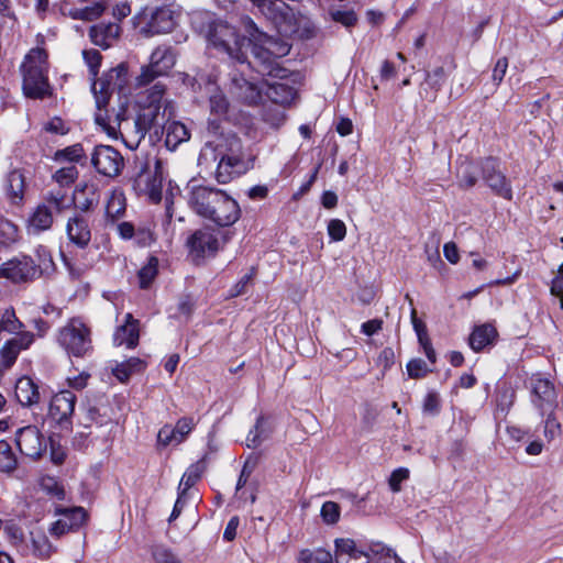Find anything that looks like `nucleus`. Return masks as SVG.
Wrapping results in <instances>:
<instances>
[{"instance_id":"7ed1b4c3","label":"nucleus","mask_w":563,"mask_h":563,"mask_svg":"<svg viewBox=\"0 0 563 563\" xmlns=\"http://www.w3.org/2000/svg\"><path fill=\"white\" fill-rule=\"evenodd\" d=\"M260 12L271 20L280 35H298L309 37L314 32V25L302 15L296 16L292 9L283 1L251 0Z\"/></svg>"},{"instance_id":"052dcab7","label":"nucleus","mask_w":563,"mask_h":563,"mask_svg":"<svg viewBox=\"0 0 563 563\" xmlns=\"http://www.w3.org/2000/svg\"><path fill=\"white\" fill-rule=\"evenodd\" d=\"M407 372L411 378H421L430 372V368L423 360L415 358L407 364Z\"/></svg>"},{"instance_id":"79ce46f5","label":"nucleus","mask_w":563,"mask_h":563,"mask_svg":"<svg viewBox=\"0 0 563 563\" xmlns=\"http://www.w3.org/2000/svg\"><path fill=\"white\" fill-rule=\"evenodd\" d=\"M25 190V178L19 170H13L8 176L7 191L13 203L23 199Z\"/></svg>"},{"instance_id":"e2e57ef3","label":"nucleus","mask_w":563,"mask_h":563,"mask_svg":"<svg viewBox=\"0 0 563 563\" xmlns=\"http://www.w3.org/2000/svg\"><path fill=\"white\" fill-rule=\"evenodd\" d=\"M328 233L332 241H342L346 234V227L343 221L333 219L328 224Z\"/></svg>"},{"instance_id":"2eb2a0df","label":"nucleus","mask_w":563,"mask_h":563,"mask_svg":"<svg viewBox=\"0 0 563 563\" xmlns=\"http://www.w3.org/2000/svg\"><path fill=\"white\" fill-rule=\"evenodd\" d=\"M76 395L71 390H62L49 402L48 415L63 429L70 430L71 416L76 406Z\"/></svg>"},{"instance_id":"dca6fc26","label":"nucleus","mask_w":563,"mask_h":563,"mask_svg":"<svg viewBox=\"0 0 563 563\" xmlns=\"http://www.w3.org/2000/svg\"><path fill=\"white\" fill-rule=\"evenodd\" d=\"M0 276L13 283H27L38 277L36 264L30 256L12 258L0 267Z\"/></svg>"},{"instance_id":"338daca9","label":"nucleus","mask_w":563,"mask_h":563,"mask_svg":"<svg viewBox=\"0 0 563 563\" xmlns=\"http://www.w3.org/2000/svg\"><path fill=\"white\" fill-rule=\"evenodd\" d=\"M409 477V470L405 467H399L395 470L389 477V486L390 489L395 493L400 490L401 482L406 481Z\"/></svg>"},{"instance_id":"9b49d317","label":"nucleus","mask_w":563,"mask_h":563,"mask_svg":"<svg viewBox=\"0 0 563 563\" xmlns=\"http://www.w3.org/2000/svg\"><path fill=\"white\" fill-rule=\"evenodd\" d=\"M176 57L169 46L156 47L150 57V64L142 67V71L136 78L140 86L152 82L156 77L166 75L175 65Z\"/></svg>"},{"instance_id":"a19ab883","label":"nucleus","mask_w":563,"mask_h":563,"mask_svg":"<svg viewBox=\"0 0 563 563\" xmlns=\"http://www.w3.org/2000/svg\"><path fill=\"white\" fill-rule=\"evenodd\" d=\"M413 329L417 333L419 343L421 347L423 349V352L428 360L433 364L435 363L437 355L435 351L432 347L430 338L428 335L427 325L423 321V319H411Z\"/></svg>"},{"instance_id":"de8ad7c7","label":"nucleus","mask_w":563,"mask_h":563,"mask_svg":"<svg viewBox=\"0 0 563 563\" xmlns=\"http://www.w3.org/2000/svg\"><path fill=\"white\" fill-rule=\"evenodd\" d=\"M43 205H46L51 210L52 214L62 213L71 207L70 198L65 192L58 190L56 192H49L45 198Z\"/></svg>"},{"instance_id":"39448f33","label":"nucleus","mask_w":563,"mask_h":563,"mask_svg":"<svg viewBox=\"0 0 563 563\" xmlns=\"http://www.w3.org/2000/svg\"><path fill=\"white\" fill-rule=\"evenodd\" d=\"M208 43L240 64L247 62L246 51L252 45L250 38L240 35L235 27L223 21L209 23L206 33Z\"/></svg>"},{"instance_id":"412c9836","label":"nucleus","mask_w":563,"mask_h":563,"mask_svg":"<svg viewBox=\"0 0 563 563\" xmlns=\"http://www.w3.org/2000/svg\"><path fill=\"white\" fill-rule=\"evenodd\" d=\"M192 87L195 84L201 89L202 85L207 88L208 92H212L209 98L210 110L218 117H223L229 110V102L225 96L216 87V79L212 75L198 74L192 78Z\"/></svg>"},{"instance_id":"69168bd1","label":"nucleus","mask_w":563,"mask_h":563,"mask_svg":"<svg viewBox=\"0 0 563 563\" xmlns=\"http://www.w3.org/2000/svg\"><path fill=\"white\" fill-rule=\"evenodd\" d=\"M57 155L65 157L70 163L80 162V159L85 157L84 148L80 144L68 146L63 151L58 152Z\"/></svg>"},{"instance_id":"a878e982","label":"nucleus","mask_w":563,"mask_h":563,"mask_svg":"<svg viewBox=\"0 0 563 563\" xmlns=\"http://www.w3.org/2000/svg\"><path fill=\"white\" fill-rule=\"evenodd\" d=\"M34 340V335L29 331L19 332L14 338L7 341L1 349L3 365L8 368L16 360L22 350L27 349Z\"/></svg>"},{"instance_id":"bf43d9fd","label":"nucleus","mask_w":563,"mask_h":563,"mask_svg":"<svg viewBox=\"0 0 563 563\" xmlns=\"http://www.w3.org/2000/svg\"><path fill=\"white\" fill-rule=\"evenodd\" d=\"M155 563H181V561L167 548L155 547L152 551Z\"/></svg>"},{"instance_id":"5fc2aeb1","label":"nucleus","mask_w":563,"mask_h":563,"mask_svg":"<svg viewBox=\"0 0 563 563\" xmlns=\"http://www.w3.org/2000/svg\"><path fill=\"white\" fill-rule=\"evenodd\" d=\"M85 63L89 68L90 80H95L101 66L102 56L97 49H85L82 52Z\"/></svg>"},{"instance_id":"473e14b6","label":"nucleus","mask_w":563,"mask_h":563,"mask_svg":"<svg viewBox=\"0 0 563 563\" xmlns=\"http://www.w3.org/2000/svg\"><path fill=\"white\" fill-rule=\"evenodd\" d=\"M126 210V199L122 191L113 190L106 205V222L107 224H115L124 217Z\"/></svg>"},{"instance_id":"c756f323","label":"nucleus","mask_w":563,"mask_h":563,"mask_svg":"<svg viewBox=\"0 0 563 563\" xmlns=\"http://www.w3.org/2000/svg\"><path fill=\"white\" fill-rule=\"evenodd\" d=\"M498 336L496 327L486 322L473 329L468 338V344L475 352H479L488 345H493Z\"/></svg>"},{"instance_id":"a18cd8bd","label":"nucleus","mask_w":563,"mask_h":563,"mask_svg":"<svg viewBox=\"0 0 563 563\" xmlns=\"http://www.w3.org/2000/svg\"><path fill=\"white\" fill-rule=\"evenodd\" d=\"M158 273V260L154 256L150 257L147 263L139 271V286L146 289L151 286Z\"/></svg>"},{"instance_id":"423d86ee","label":"nucleus","mask_w":563,"mask_h":563,"mask_svg":"<svg viewBox=\"0 0 563 563\" xmlns=\"http://www.w3.org/2000/svg\"><path fill=\"white\" fill-rule=\"evenodd\" d=\"M175 25V12L167 7L146 8L134 16V26L144 37L169 33Z\"/></svg>"},{"instance_id":"0eeeda50","label":"nucleus","mask_w":563,"mask_h":563,"mask_svg":"<svg viewBox=\"0 0 563 563\" xmlns=\"http://www.w3.org/2000/svg\"><path fill=\"white\" fill-rule=\"evenodd\" d=\"M140 113L133 122L135 140L134 144H125L130 148H135L143 140L146 133L155 126H164L166 122L170 120L175 114V107L173 101H165L164 109L162 107L154 106H140Z\"/></svg>"},{"instance_id":"72a5a7b5","label":"nucleus","mask_w":563,"mask_h":563,"mask_svg":"<svg viewBox=\"0 0 563 563\" xmlns=\"http://www.w3.org/2000/svg\"><path fill=\"white\" fill-rule=\"evenodd\" d=\"M15 397L22 406H32L40 400L38 387L30 377H22L15 384Z\"/></svg>"},{"instance_id":"13d9d810","label":"nucleus","mask_w":563,"mask_h":563,"mask_svg":"<svg viewBox=\"0 0 563 563\" xmlns=\"http://www.w3.org/2000/svg\"><path fill=\"white\" fill-rule=\"evenodd\" d=\"M321 517L327 523H335L340 518V506L334 501H325L321 507Z\"/></svg>"},{"instance_id":"603ef678","label":"nucleus","mask_w":563,"mask_h":563,"mask_svg":"<svg viewBox=\"0 0 563 563\" xmlns=\"http://www.w3.org/2000/svg\"><path fill=\"white\" fill-rule=\"evenodd\" d=\"M329 15L332 21L344 25L345 27L354 26L357 22L356 13L351 9L331 8Z\"/></svg>"},{"instance_id":"4468645a","label":"nucleus","mask_w":563,"mask_h":563,"mask_svg":"<svg viewBox=\"0 0 563 563\" xmlns=\"http://www.w3.org/2000/svg\"><path fill=\"white\" fill-rule=\"evenodd\" d=\"M15 443L20 452L33 460L40 459L47 449V442L37 427L26 426L18 429Z\"/></svg>"},{"instance_id":"680f3d73","label":"nucleus","mask_w":563,"mask_h":563,"mask_svg":"<svg viewBox=\"0 0 563 563\" xmlns=\"http://www.w3.org/2000/svg\"><path fill=\"white\" fill-rule=\"evenodd\" d=\"M544 416H547L544 421V437L549 440H553L560 433L561 424L556 420L554 411H548Z\"/></svg>"},{"instance_id":"f704fd0d","label":"nucleus","mask_w":563,"mask_h":563,"mask_svg":"<svg viewBox=\"0 0 563 563\" xmlns=\"http://www.w3.org/2000/svg\"><path fill=\"white\" fill-rule=\"evenodd\" d=\"M267 96L275 104L288 106L297 95L296 89L285 82L273 81L267 84Z\"/></svg>"},{"instance_id":"37998d69","label":"nucleus","mask_w":563,"mask_h":563,"mask_svg":"<svg viewBox=\"0 0 563 563\" xmlns=\"http://www.w3.org/2000/svg\"><path fill=\"white\" fill-rule=\"evenodd\" d=\"M33 554L41 559H47L55 551L45 533L37 531L31 532Z\"/></svg>"},{"instance_id":"09e8293b","label":"nucleus","mask_w":563,"mask_h":563,"mask_svg":"<svg viewBox=\"0 0 563 563\" xmlns=\"http://www.w3.org/2000/svg\"><path fill=\"white\" fill-rule=\"evenodd\" d=\"M20 239L19 228L10 220L0 218V244L10 246Z\"/></svg>"},{"instance_id":"1a4fd4ad","label":"nucleus","mask_w":563,"mask_h":563,"mask_svg":"<svg viewBox=\"0 0 563 563\" xmlns=\"http://www.w3.org/2000/svg\"><path fill=\"white\" fill-rule=\"evenodd\" d=\"M128 85V67L119 64L104 73L100 78H95L91 91L96 99L98 110L106 108L113 91L122 92Z\"/></svg>"},{"instance_id":"4be33fe9","label":"nucleus","mask_w":563,"mask_h":563,"mask_svg":"<svg viewBox=\"0 0 563 563\" xmlns=\"http://www.w3.org/2000/svg\"><path fill=\"white\" fill-rule=\"evenodd\" d=\"M190 253L200 258L213 255L219 245L217 236L209 230H198L187 241Z\"/></svg>"},{"instance_id":"0e129e2a","label":"nucleus","mask_w":563,"mask_h":563,"mask_svg":"<svg viewBox=\"0 0 563 563\" xmlns=\"http://www.w3.org/2000/svg\"><path fill=\"white\" fill-rule=\"evenodd\" d=\"M195 426L192 418H181L177 421L176 426L173 428L175 430V433L177 434V443H180L184 441L186 435L190 433Z\"/></svg>"},{"instance_id":"774afa93","label":"nucleus","mask_w":563,"mask_h":563,"mask_svg":"<svg viewBox=\"0 0 563 563\" xmlns=\"http://www.w3.org/2000/svg\"><path fill=\"white\" fill-rule=\"evenodd\" d=\"M551 294L560 298V305L563 308V263L558 269L556 277H554L552 280Z\"/></svg>"},{"instance_id":"a211bd4d","label":"nucleus","mask_w":563,"mask_h":563,"mask_svg":"<svg viewBox=\"0 0 563 563\" xmlns=\"http://www.w3.org/2000/svg\"><path fill=\"white\" fill-rule=\"evenodd\" d=\"M252 54L256 70L262 76L278 79H286L288 77V69L282 67L277 58L262 43L252 45Z\"/></svg>"},{"instance_id":"ea45409f","label":"nucleus","mask_w":563,"mask_h":563,"mask_svg":"<svg viewBox=\"0 0 563 563\" xmlns=\"http://www.w3.org/2000/svg\"><path fill=\"white\" fill-rule=\"evenodd\" d=\"M206 467L207 466L205 460H200L191 464L184 473L178 486V490L187 494L188 489H190L200 479L201 475L206 471Z\"/></svg>"},{"instance_id":"aec40b11","label":"nucleus","mask_w":563,"mask_h":563,"mask_svg":"<svg viewBox=\"0 0 563 563\" xmlns=\"http://www.w3.org/2000/svg\"><path fill=\"white\" fill-rule=\"evenodd\" d=\"M56 512L60 515L62 518L55 521L49 528V532L56 537L78 529L85 522L87 516L81 507L58 508Z\"/></svg>"},{"instance_id":"f257e3e1","label":"nucleus","mask_w":563,"mask_h":563,"mask_svg":"<svg viewBox=\"0 0 563 563\" xmlns=\"http://www.w3.org/2000/svg\"><path fill=\"white\" fill-rule=\"evenodd\" d=\"M187 200L198 216L219 227H230L241 217L240 205L224 190L195 180L187 185Z\"/></svg>"},{"instance_id":"5701e85b","label":"nucleus","mask_w":563,"mask_h":563,"mask_svg":"<svg viewBox=\"0 0 563 563\" xmlns=\"http://www.w3.org/2000/svg\"><path fill=\"white\" fill-rule=\"evenodd\" d=\"M66 233L71 243L80 249H85L91 240V229L87 218L79 213L75 212L73 217H70L66 224Z\"/></svg>"},{"instance_id":"20e7f679","label":"nucleus","mask_w":563,"mask_h":563,"mask_svg":"<svg viewBox=\"0 0 563 563\" xmlns=\"http://www.w3.org/2000/svg\"><path fill=\"white\" fill-rule=\"evenodd\" d=\"M22 90L27 98L42 99L51 93L48 82V62L45 49L32 48L20 66Z\"/></svg>"},{"instance_id":"4c0bfd02","label":"nucleus","mask_w":563,"mask_h":563,"mask_svg":"<svg viewBox=\"0 0 563 563\" xmlns=\"http://www.w3.org/2000/svg\"><path fill=\"white\" fill-rule=\"evenodd\" d=\"M165 129V144L169 150H175L180 143L188 141L190 137L189 131L181 122H169Z\"/></svg>"},{"instance_id":"c9c22d12","label":"nucleus","mask_w":563,"mask_h":563,"mask_svg":"<svg viewBox=\"0 0 563 563\" xmlns=\"http://www.w3.org/2000/svg\"><path fill=\"white\" fill-rule=\"evenodd\" d=\"M250 27L258 33V37H256V40H258L277 58V60L289 53L291 46L285 40L260 33L252 21H250Z\"/></svg>"},{"instance_id":"7c9ffc66","label":"nucleus","mask_w":563,"mask_h":563,"mask_svg":"<svg viewBox=\"0 0 563 563\" xmlns=\"http://www.w3.org/2000/svg\"><path fill=\"white\" fill-rule=\"evenodd\" d=\"M70 201L71 206H75L77 210L76 212L82 214L84 212L93 210L98 206L99 195L92 186H84L82 188H77L75 190Z\"/></svg>"},{"instance_id":"6e6d98bb","label":"nucleus","mask_w":563,"mask_h":563,"mask_svg":"<svg viewBox=\"0 0 563 563\" xmlns=\"http://www.w3.org/2000/svg\"><path fill=\"white\" fill-rule=\"evenodd\" d=\"M78 177V169L74 164L62 167L55 172L53 178L60 186H68L73 184Z\"/></svg>"},{"instance_id":"4d7b16f0","label":"nucleus","mask_w":563,"mask_h":563,"mask_svg":"<svg viewBox=\"0 0 563 563\" xmlns=\"http://www.w3.org/2000/svg\"><path fill=\"white\" fill-rule=\"evenodd\" d=\"M3 532L8 541L13 545H20L24 542L23 529L16 523L9 521L2 525Z\"/></svg>"},{"instance_id":"f03ea898","label":"nucleus","mask_w":563,"mask_h":563,"mask_svg":"<svg viewBox=\"0 0 563 563\" xmlns=\"http://www.w3.org/2000/svg\"><path fill=\"white\" fill-rule=\"evenodd\" d=\"M208 151L213 154V159L218 161L214 177L219 184H229L254 166L255 156L244 147L242 140L235 134L219 137L214 145L207 143L201 156H207Z\"/></svg>"},{"instance_id":"f3484780","label":"nucleus","mask_w":563,"mask_h":563,"mask_svg":"<svg viewBox=\"0 0 563 563\" xmlns=\"http://www.w3.org/2000/svg\"><path fill=\"white\" fill-rule=\"evenodd\" d=\"M532 405L539 410L540 416L548 411H554L558 407V395L554 385L545 378L533 377L531 379Z\"/></svg>"},{"instance_id":"6ab92c4d","label":"nucleus","mask_w":563,"mask_h":563,"mask_svg":"<svg viewBox=\"0 0 563 563\" xmlns=\"http://www.w3.org/2000/svg\"><path fill=\"white\" fill-rule=\"evenodd\" d=\"M228 89L232 98L244 104L254 106L262 99V92L257 85L238 71L230 74Z\"/></svg>"},{"instance_id":"864d4df0","label":"nucleus","mask_w":563,"mask_h":563,"mask_svg":"<svg viewBox=\"0 0 563 563\" xmlns=\"http://www.w3.org/2000/svg\"><path fill=\"white\" fill-rule=\"evenodd\" d=\"M263 120L273 128H279L286 120L285 110L280 108V104L268 106L264 109Z\"/></svg>"},{"instance_id":"6e6552de","label":"nucleus","mask_w":563,"mask_h":563,"mask_svg":"<svg viewBox=\"0 0 563 563\" xmlns=\"http://www.w3.org/2000/svg\"><path fill=\"white\" fill-rule=\"evenodd\" d=\"M163 162L159 158L147 159L133 179V189L139 196L147 197L152 202L162 200Z\"/></svg>"},{"instance_id":"49530a36","label":"nucleus","mask_w":563,"mask_h":563,"mask_svg":"<svg viewBox=\"0 0 563 563\" xmlns=\"http://www.w3.org/2000/svg\"><path fill=\"white\" fill-rule=\"evenodd\" d=\"M298 563H333L332 554L321 548L301 550L298 556Z\"/></svg>"},{"instance_id":"cd10ccee","label":"nucleus","mask_w":563,"mask_h":563,"mask_svg":"<svg viewBox=\"0 0 563 563\" xmlns=\"http://www.w3.org/2000/svg\"><path fill=\"white\" fill-rule=\"evenodd\" d=\"M140 323L139 319H125L124 323L119 325L113 333V344L134 349L139 343Z\"/></svg>"},{"instance_id":"e433bc0d","label":"nucleus","mask_w":563,"mask_h":563,"mask_svg":"<svg viewBox=\"0 0 563 563\" xmlns=\"http://www.w3.org/2000/svg\"><path fill=\"white\" fill-rule=\"evenodd\" d=\"M146 363L139 357H130L129 360L118 363L112 368V374L121 382L125 383L133 374L144 371Z\"/></svg>"},{"instance_id":"393cba45","label":"nucleus","mask_w":563,"mask_h":563,"mask_svg":"<svg viewBox=\"0 0 563 563\" xmlns=\"http://www.w3.org/2000/svg\"><path fill=\"white\" fill-rule=\"evenodd\" d=\"M126 101L121 102L119 109L113 111L111 114L108 111L102 113V109L98 110L96 113V122L103 128L107 134L111 137H117L118 133L123 137V132L121 130L122 123L126 122Z\"/></svg>"},{"instance_id":"f8f14e48","label":"nucleus","mask_w":563,"mask_h":563,"mask_svg":"<svg viewBox=\"0 0 563 563\" xmlns=\"http://www.w3.org/2000/svg\"><path fill=\"white\" fill-rule=\"evenodd\" d=\"M90 161L97 173L109 178L119 176L124 167L122 154L110 145L95 146Z\"/></svg>"},{"instance_id":"58836bf2","label":"nucleus","mask_w":563,"mask_h":563,"mask_svg":"<svg viewBox=\"0 0 563 563\" xmlns=\"http://www.w3.org/2000/svg\"><path fill=\"white\" fill-rule=\"evenodd\" d=\"M165 86L161 82L155 84L152 88L140 93L137 97L139 106H158L164 109L165 101Z\"/></svg>"},{"instance_id":"2f4dec72","label":"nucleus","mask_w":563,"mask_h":563,"mask_svg":"<svg viewBox=\"0 0 563 563\" xmlns=\"http://www.w3.org/2000/svg\"><path fill=\"white\" fill-rule=\"evenodd\" d=\"M53 221L52 210L46 205H38L29 219L27 232L38 234L47 231L52 228Z\"/></svg>"},{"instance_id":"ddd939ff","label":"nucleus","mask_w":563,"mask_h":563,"mask_svg":"<svg viewBox=\"0 0 563 563\" xmlns=\"http://www.w3.org/2000/svg\"><path fill=\"white\" fill-rule=\"evenodd\" d=\"M479 167L482 178L489 189L498 197L506 200L512 199V189L510 181L500 170L499 163L496 158L487 157L481 161Z\"/></svg>"},{"instance_id":"c03bdc74","label":"nucleus","mask_w":563,"mask_h":563,"mask_svg":"<svg viewBox=\"0 0 563 563\" xmlns=\"http://www.w3.org/2000/svg\"><path fill=\"white\" fill-rule=\"evenodd\" d=\"M477 166L472 162H464L457 169L459 186L461 188H472L477 183Z\"/></svg>"},{"instance_id":"bb28decb","label":"nucleus","mask_w":563,"mask_h":563,"mask_svg":"<svg viewBox=\"0 0 563 563\" xmlns=\"http://www.w3.org/2000/svg\"><path fill=\"white\" fill-rule=\"evenodd\" d=\"M120 33L121 27L118 23H99L90 27L89 37L95 45L106 49L119 38Z\"/></svg>"},{"instance_id":"3c124183","label":"nucleus","mask_w":563,"mask_h":563,"mask_svg":"<svg viewBox=\"0 0 563 563\" xmlns=\"http://www.w3.org/2000/svg\"><path fill=\"white\" fill-rule=\"evenodd\" d=\"M18 465L16 457L7 441H0V471L12 472Z\"/></svg>"},{"instance_id":"9d476101","label":"nucleus","mask_w":563,"mask_h":563,"mask_svg":"<svg viewBox=\"0 0 563 563\" xmlns=\"http://www.w3.org/2000/svg\"><path fill=\"white\" fill-rule=\"evenodd\" d=\"M58 343L71 355L81 357L91 350L89 329L81 322H70L58 333Z\"/></svg>"},{"instance_id":"8fccbe9b","label":"nucleus","mask_w":563,"mask_h":563,"mask_svg":"<svg viewBox=\"0 0 563 563\" xmlns=\"http://www.w3.org/2000/svg\"><path fill=\"white\" fill-rule=\"evenodd\" d=\"M35 256L37 258L38 264L36 265L38 269V276L42 274H52L55 272V263L53 261L52 254L49 250L43 245H38L35 249Z\"/></svg>"},{"instance_id":"b1692460","label":"nucleus","mask_w":563,"mask_h":563,"mask_svg":"<svg viewBox=\"0 0 563 563\" xmlns=\"http://www.w3.org/2000/svg\"><path fill=\"white\" fill-rule=\"evenodd\" d=\"M336 563H373L369 553L358 549L351 539L335 540Z\"/></svg>"},{"instance_id":"c85d7f7f","label":"nucleus","mask_w":563,"mask_h":563,"mask_svg":"<svg viewBox=\"0 0 563 563\" xmlns=\"http://www.w3.org/2000/svg\"><path fill=\"white\" fill-rule=\"evenodd\" d=\"M446 80V73L442 66L427 71L424 81L420 85L419 95L422 99L433 102L438 92Z\"/></svg>"}]
</instances>
